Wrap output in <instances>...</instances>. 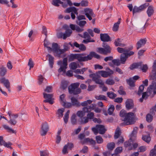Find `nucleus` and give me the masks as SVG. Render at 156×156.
I'll list each match as a JSON object with an SVG mask.
<instances>
[{
	"instance_id": "nucleus-1",
	"label": "nucleus",
	"mask_w": 156,
	"mask_h": 156,
	"mask_svg": "<svg viewBox=\"0 0 156 156\" xmlns=\"http://www.w3.org/2000/svg\"><path fill=\"white\" fill-rule=\"evenodd\" d=\"M85 55L84 53L76 54V59L79 62H81L88 61L91 59L93 57L97 59H99L101 58L100 55L94 51H91L87 56H83Z\"/></svg>"
},
{
	"instance_id": "nucleus-2",
	"label": "nucleus",
	"mask_w": 156,
	"mask_h": 156,
	"mask_svg": "<svg viewBox=\"0 0 156 156\" xmlns=\"http://www.w3.org/2000/svg\"><path fill=\"white\" fill-rule=\"evenodd\" d=\"M152 70L151 73V79L153 80L152 84L147 88V90L150 91L153 90L154 94H156V60H154L152 66Z\"/></svg>"
},
{
	"instance_id": "nucleus-3",
	"label": "nucleus",
	"mask_w": 156,
	"mask_h": 156,
	"mask_svg": "<svg viewBox=\"0 0 156 156\" xmlns=\"http://www.w3.org/2000/svg\"><path fill=\"white\" fill-rule=\"evenodd\" d=\"M136 108H133V112H130L127 113L126 115L125 118H124L123 120L124 122L122 124V125H128L134 124L135 122L134 120V112L136 111Z\"/></svg>"
},
{
	"instance_id": "nucleus-4",
	"label": "nucleus",
	"mask_w": 156,
	"mask_h": 156,
	"mask_svg": "<svg viewBox=\"0 0 156 156\" xmlns=\"http://www.w3.org/2000/svg\"><path fill=\"white\" fill-rule=\"evenodd\" d=\"M90 78H92V80L94 81L95 83L100 85V87L102 88V90L103 91H106L108 90V88L104 85V83L102 80L100 79L97 74H91L89 75Z\"/></svg>"
},
{
	"instance_id": "nucleus-5",
	"label": "nucleus",
	"mask_w": 156,
	"mask_h": 156,
	"mask_svg": "<svg viewBox=\"0 0 156 156\" xmlns=\"http://www.w3.org/2000/svg\"><path fill=\"white\" fill-rule=\"evenodd\" d=\"M80 83H76L72 84L70 86L68 87L69 92L70 94L76 95L80 94L81 92V89L78 88Z\"/></svg>"
},
{
	"instance_id": "nucleus-6",
	"label": "nucleus",
	"mask_w": 156,
	"mask_h": 156,
	"mask_svg": "<svg viewBox=\"0 0 156 156\" xmlns=\"http://www.w3.org/2000/svg\"><path fill=\"white\" fill-rule=\"evenodd\" d=\"M102 46L103 48H98L97 52L105 55H107L111 53L112 48L108 44L106 43L103 42Z\"/></svg>"
},
{
	"instance_id": "nucleus-7",
	"label": "nucleus",
	"mask_w": 156,
	"mask_h": 156,
	"mask_svg": "<svg viewBox=\"0 0 156 156\" xmlns=\"http://www.w3.org/2000/svg\"><path fill=\"white\" fill-rule=\"evenodd\" d=\"M91 129L95 135L98 133L100 134H103L106 131V129L104 126L99 124L97 125L95 127L92 128Z\"/></svg>"
},
{
	"instance_id": "nucleus-8",
	"label": "nucleus",
	"mask_w": 156,
	"mask_h": 156,
	"mask_svg": "<svg viewBox=\"0 0 156 156\" xmlns=\"http://www.w3.org/2000/svg\"><path fill=\"white\" fill-rule=\"evenodd\" d=\"M8 114L10 119V120L8 121V123L11 125L15 126L17 123L16 119L18 117L19 114H12L10 111L8 112Z\"/></svg>"
},
{
	"instance_id": "nucleus-9",
	"label": "nucleus",
	"mask_w": 156,
	"mask_h": 156,
	"mask_svg": "<svg viewBox=\"0 0 156 156\" xmlns=\"http://www.w3.org/2000/svg\"><path fill=\"white\" fill-rule=\"evenodd\" d=\"M52 51L55 54V56L59 57H61V49H60V47L58 46V44L57 43H54L52 44Z\"/></svg>"
},
{
	"instance_id": "nucleus-10",
	"label": "nucleus",
	"mask_w": 156,
	"mask_h": 156,
	"mask_svg": "<svg viewBox=\"0 0 156 156\" xmlns=\"http://www.w3.org/2000/svg\"><path fill=\"white\" fill-rule=\"evenodd\" d=\"M84 13L89 20H92V18L95 17V15L92 9L87 8L84 9Z\"/></svg>"
},
{
	"instance_id": "nucleus-11",
	"label": "nucleus",
	"mask_w": 156,
	"mask_h": 156,
	"mask_svg": "<svg viewBox=\"0 0 156 156\" xmlns=\"http://www.w3.org/2000/svg\"><path fill=\"white\" fill-rule=\"evenodd\" d=\"M72 33V31L71 30H67L65 33H63L60 32L57 35L58 37L59 38H62L63 39H66L67 37H69Z\"/></svg>"
},
{
	"instance_id": "nucleus-12",
	"label": "nucleus",
	"mask_w": 156,
	"mask_h": 156,
	"mask_svg": "<svg viewBox=\"0 0 156 156\" xmlns=\"http://www.w3.org/2000/svg\"><path fill=\"white\" fill-rule=\"evenodd\" d=\"M149 5V4L147 3L140 5L139 7L134 6L133 10V14H134L135 13L140 12L146 8Z\"/></svg>"
},
{
	"instance_id": "nucleus-13",
	"label": "nucleus",
	"mask_w": 156,
	"mask_h": 156,
	"mask_svg": "<svg viewBox=\"0 0 156 156\" xmlns=\"http://www.w3.org/2000/svg\"><path fill=\"white\" fill-rule=\"evenodd\" d=\"M51 4L53 5L56 7L59 6V4H61L62 7L64 8H66L69 5V4L67 1L66 2H64L60 0H53Z\"/></svg>"
},
{
	"instance_id": "nucleus-14",
	"label": "nucleus",
	"mask_w": 156,
	"mask_h": 156,
	"mask_svg": "<svg viewBox=\"0 0 156 156\" xmlns=\"http://www.w3.org/2000/svg\"><path fill=\"white\" fill-rule=\"evenodd\" d=\"M67 66V58H65L63 60L62 65L61 66L60 68L58 70V72L61 73L62 72H65Z\"/></svg>"
},
{
	"instance_id": "nucleus-15",
	"label": "nucleus",
	"mask_w": 156,
	"mask_h": 156,
	"mask_svg": "<svg viewBox=\"0 0 156 156\" xmlns=\"http://www.w3.org/2000/svg\"><path fill=\"white\" fill-rule=\"evenodd\" d=\"M49 129V127L47 123L44 122L42 124L41 134L42 136H45Z\"/></svg>"
},
{
	"instance_id": "nucleus-16",
	"label": "nucleus",
	"mask_w": 156,
	"mask_h": 156,
	"mask_svg": "<svg viewBox=\"0 0 156 156\" xmlns=\"http://www.w3.org/2000/svg\"><path fill=\"white\" fill-rule=\"evenodd\" d=\"M70 45L72 48H74V43L73 44H71V42H69L68 43H65L63 44L64 48L63 49H61V55L64 53L66 51H68L69 49V45Z\"/></svg>"
},
{
	"instance_id": "nucleus-17",
	"label": "nucleus",
	"mask_w": 156,
	"mask_h": 156,
	"mask_svg": "<svg viewBox=\"0 0 156 156\" xmlns=\"http://www.w3.org/2000/svg\"><path fill=\"white\" fill-rule=\"evenodd\" d=\"M98 73L102 77L106 78L113 74L114 73V72L113 70H111L110 71L101 70L99 71Z\"/></svg>"
},
{
	"instance_id": "nucleus-18",
	"label": "nucleus",
	"mask_w": 156,
	"mask_h": 156,
	"mask_svg": "<svg viewBox=\"0 0 156 156\" xmlns=\"http://www.w3.org/2000/svg\"><path fill=\"white\" fill-rule=\"evenodd\" d=\"M126 107L127 109L129 110L133 108L134 104L131 99H127L126 101Z\"/></svg>"
},
{
	"instance_id": "nucleus-19",
	"label": "nucleus",
	"mask_w": 156,
	"mask_h": 156,
	"mask_svg": "<svg viewBox=\"0 0 156 156\" xmlns=\"http://www.w3.org/2000/svg\"><path fill=\"white\" fill-rule=\"evenodd\" d=\"M100 35L101 40L104 42L110 41L112 40L110 36L107 34H101Z\"/></svg>"
},
{
	"instance_id": "nucleus-20",
	"label": "nucleus",
	"mask_w": 156,
	"mask_h": 156,
	"mask_svg": "<svg viewBox=\"0 0 156 156\" xmlns=\"http://www.w3.org/2000/svg\"><path fill=\"white\" fill-rule=\"evenodd\" d=\"M0 82L2 83L3 84L4 86L9 91L10 83L8 80L5 77H2L0 79Z\"/></svg>"
},
{
	"instance_id": "nucleus-21",
	"label": "nucleus",
	"mask_w": 156,
	"mask_h": 156,
	"mask_svg": "<svg viewBox=\"0 0 156 156\" xmlns=\"http://www.w3.org/2000/svg\"><path fill=\"white\" fill-rule=\"evenodd\" d=\"M147 39L146 38L141 39L138 41L136 44V48L138 49L142 46L144 45L146 43Z\"/></svg>"
},
{
	"instance_id": "nucleus-22",
	"label": "nucleus",
	"mask_w": 156,
	"mask_h": 156,
	"mask_svg": "<svg viewBox=\"0 0 156 156\" xmlns=\"http://www.w3.org/2000/svg\"><path fill=\"white\" fill-rule=\"evenodd\" d=\"M142 64V62L133 63L130 66V69L131 70H133L134 69H140Z\"/></svg>"
},
{
	"instance_id": "nucleus-23",
	"label": "nucleus",
	"mask_w": 156,
	"mask_h": 156,
	"mask_svg": "<svg viewBox=\"0 0 156 156\" xmlns=\"http://www.w3.org/2000/svg\"><path fill=\"white\" fill-rule=\"evenodd\" d=\"M78 9L74 7H72L68 8L66 9L65 10V12L66 13H69L70 12H73L77 16L78 12H77Z\"/></svg>"
},
{
	"instance_id": "nucleus-24",
	"label": "nucleus",
	"mask_w": 156,
	"mask_h": 156,
	"mask_svg": "<svg viewBox=\"0 0 156 156\" xmlns=\"http://www.w3.org/2000/svg\"><path fill=\"white\" fill-rule=\"evenodd\" d=\"M95 107V104H91L90 105L86 107H83V110L86 112H90L91 110L94 109Z\"/></svg>"
},
{
	"instance_id": "nucleus-25",
	"label": "nucleus",
	"mask_w": 156,
	"mask_h": 156,
	"mask_svg": "<svg viewBox=\"0 0 156 156\" xmlns=\"http://www.w3.org/2000/svg\"><path fill=\"white\" fill-rule=\"evenodd\" d=\"M74 47L79 48V49L81 51H84L86 49L85 46L83 44H79L76 42L74 43Z\"/></svg>"
},
{
	"instance_id": "nucleus-26",
	"label": "nucleus",
	"mask_w": 156,
	"mask_h": 156,
	"mask_svg": "<svg viewBox=\"0 0 156 156\" xmlns=\"http://www.w3.org/2000/svg\"><path fill=\"white\" fill-rule=\"evenodd\" d=\"M72 104L73 106L78 107L80 105V104L78 101L77 99L73 97L71 98Z\"/></svg>"
},
{
	"instance_id": "nucleus-27",
	"label": "nucleus",
	"mask_w": 156,
	"mask_h": 156,
	"mask_svg": "<svg viewBox=\"0 0 156 156\" xmlns=\"http://www.w3.org/2000/svg\"><path fill=\"white\" fill-rule=\"evenodd\" d=\"M7 73V69L3 65L0 67V76L3 77Z\"/></svg>"
},
{
	"instance_id": "nucleus-28",
	"label": "nucleus",
	"mask_w": 156,
	"mask_h": 156,
	"mask_svg": "<svg viewBox=\"0 0 156 156\" xmlns=\"http://www.w3.org/2000/svg\"><path fill=\"white\" fill-rule=\"evenodd\" d=\"M154 12V8L152 6H149L147 10V13L148 17H150L151 16Z\"/></svg>"
},
{
	"instance_id": "nucleus-29",
	"label": "nucleus",
	"mask_w": 156,
	"mask_h": 156,
	"mask_svg": "<svg viewBox=\"0 0 156 156\" xmlns=\"http://www.w3.org/2000/svg\"><path fill=\"white\" fill-rule=\"evenodd\" d=\"M2 127L10 133H16L15 130H14L12 129L6 125H3Z\"/></svg>"
},
{
	"instance_id": "nucleus-30",
	"label": "nucleus",
	"mask_w": 156,
	"mask_h": 156,
	"mask_svg": "<svg viewBox=\"0 0 156 156\" xmlns=\"http://www.w3.org/2000/svg\"><path fill=\"white\" fill-rule=\"evenodd\" d=\"M137 130L138 128L137 127H135L134 128L133 131L130 135V140H135Z\"/></svg>"
},
{
	"instance_id": "nucleus-31",
	"label": "nucleus",
	"mask_w": 156,
	"mask_h": 156,
	"mask_svg": "<svg viewBox=\"0 0 156 156\" xmlns=\"http://www.w3.org/2000/svg\"><path fill=\"white\" fill-rule=\"evenodd\" d=\"M128 58V56H127L124 53L120 55V60L121 63L122 64H125L126 61Z\"/></svg>"
},
{
	"instance_id": "nucleus-32",
	"label": "nucleus",
	"mask_w": 156,
	"mask_h": 156,
	"mask_svg": "<svg viewBox=\"0 0 156 156\" xmlns=\"http://www.w3.org/2000/svg\"><path fill=\"white\" fill-rule=\"evenodd\" d=\"M47 57H48V61L49 62V64L51 68L53 67V65L54 64V58L51 55L48 54L46 55Z\"/></svg>"
},
{
	"instance_id": "nucleus-33",
	"label": "nucleus",
	"mask_w": 156,
	"mask_h": 156,
	"mask_svg": "<svg viewBox=\"0 0 156 156\" xmlns=\"http://www.w3.org/2000/svg\"><path fill=\"white\" fill-rule=\"evenodd\" d=\"M84 143L89 142L90 144L93 145H95L96 142L95 140H93L92 139H90L89 138H87L85 139L83 141Z\"/></svg>"
},
{
	"instance_id": "nucleus-34",
	"label": "nucleus",
	"mask_w": 156,
	"mask_h": 156,
	"mask_svg": "<svg viewBox=\"0 0 156 156\" xmlns=\"http://www.w3.org/2000/svg\"><path fill=\"white\" fill-rule=\"evenodd\" d=\"M114 43L116 46H119L123 47L125 46V44L121 43V41L120 38H118L115 40Z\"/></svg>"
},
{
	"instance_id": "nucleus-35",
	"label": "nucleus",
	"mask_w": 156,
	"mask_h": 156,
	"mask_svg": "<svg viewBox=\"0 0 156 156\" xmlns=\"http://www.w3.org/2000/svg\"><path fill=\"white\" fill-rule=\"evenodd\" d=\"M121 132L120 129L119 127H117L116 129L114 137L115 139H118L119 136L121 135Z\"/></svg>"
},
{
	"instance_id": "nucleus-36",
	"label": "nucleus",
	"mask_w": 156,
	"mask_h": 156,
	"mask_svg": "<svg viewBox=\"0 0 156 156\" xmlns=\"http://www.w3.org/2000/svg\"><path fill=\"white\" fill-rule=\"evenodd\" d=\"M126 82L130 86L134 87L135 86V82L133 80V78H130L129 79H126Z\"/></svg>"
},
{
	"instance_id": "nucleus-37",
	"label": "nucleus",
	"mask_w": 156,
	"mask_h": 156,
	"mask_svg": "<svg viewBox=\"0 0 156 156\" xmlns=\"http://www.w3.org/2000/svg\"><path fill=\"white\" fill-rule=\"evenodd\" d=\"M68 85V82L66 81H63L62 82L60 88L63 90H65L67 88Z\"/></svg>"
},
{
	"instance_id": "nucleus-38",
	"label": "nucleus",
	"mask_w": 156,
	"mask_h": 156,
	"mask_svg": "<svg viewBox=\"0 0 156 156\" xmlns=\"http://www.w3.org/2000/svg\"><path fill=\"white\" fill-rule=\"evenodd\" d=\"M64 112V109L63 108H59L58 109L56 114L58 115L59 118L62 117L63 116V113Z\"/></svg>"
},
{
	"instance_id": "nucleus-39",
	"label": "nucleus",
	"mask_w": 156,
	"mask_h": 156,
	"mask_svg": "<svg viewBox=\"0 0 156 156\" xmlns=\"http://www.w3.org/2000/svg\"><path fill=\"white\" fill-rule=\"evenodd\" d=\"M107 95L109 98L111 99H114L117 96L116 94L112 91L108 92Z\"/></svg>"
},
{
	"instance_id": "nucleus-40",
	"label": "nucleus",
	"mask_w": 156,
	"mask_h": 156,
	"mask_svg": "<svg viewBox=\"0 0 156 156\" xmlns=\"http://www.w3.org/2000/svg\"><path fill=\"white\" fill-rule=\"evenodd\" d=\"M97 143L98 144L102 143L103 142V140L100 135L97 136L95 137Z\"/></svg>"
},
{
	"instance_id": "nucleus-41",
	"label": "nucleus",
	"mask_w": 156,
	"mask_h": 156,
	"mask_svg": "<svg viewBox=\"0 0 156 156\" xmlns=\"http://www.w3.org/2000/svg\"><path fill=\"white\" fill-rule=\"evenodd\" d=\"M76 22L77 24L81 27H83L87 23L86 21L85 20L76 21Z\"/></svg>"
},
{
	"instance_id": "nucleus-42",
	"label": "nucleus",
	"mask_w": 156,
	"mask_h": 156,
	"mask_svg": "<svg viewBox=\"0 0 156 156\" xmlns=\"http://www.w3.org/2000/svg\"><path fill=\"white\" fill-rule=\"evenodd\" d=\"M92 102V101L90 100H88L87 101H84L81 103L80 105L83 107L87 106L88 105H90Z\"/></svg>"
},
{
	"instance_id": "nucleus-43",
	"label": "nucleus",
	"mask_w": 156,
	"mask_h": 156,
	"mask_svg": "<svg viewBox=\"0 0 156 156\" xmlns=\"http://www.w3.org/2000/svg\"><path fill=\"white\" fill-rule=\"evenodd\" d=\"M87 112L84 110L83 111H78L77 113V115L80 117V118H82L83 116L85 115V113Z\"/></svg>"
},
{
	"instance_id": "nucleus-44",
	"label": "nucleus",
	"mask_w": 156,
	"mask_h": 156,
	"mask_svg": "<svg viewBox=\"0 0 156 156\" xmlns=\"http://www.w3.org/2000/svg\"><path fill=\"white\" fill-rule=\"evenodd\" d=\"M95 98L99 100H106V98L105 96L102 95H99L96 96L95 97Z\"/></svg>"
},
{
	"instance_id": "nucleus-45",
	"label": "nucleus",
	"mask_w": 156,
	"mask_h": 156,
	"mask_svg": "<svg viewBox=\"0 0 156 156\" xmlns=\"http://www.w3.org/2000/svg\"><path fill=\"white\" fill-rule=\"evenodd\" d=\"M76 59V54H71L69 56V61H72Z\"/></svg>"
},
{
	"instance_id": "nucleus-46",
	"label": "nucleus",
	"mask_w": 156,
	"mask_h": 156,
	"mask_svg": "<svg viewBox=\"0 0 156 156\" xmlns=\"http://www.w3.org/2000/svg\"><path fill=\"white\" fill-rule=\"evenodd\" d=\"M120 24V22L117 21L116 23H114L113 27V30L114 31H116L118 30L119 27V25Z\"/></svg>"
},
{
	"instance_id": "nucleus-47",
	"label": "nucleus",
	"mask_w": 156,
	"mask_h": 156,
	"mask_svg": "<svg viewBox=\"0 0 156 156\" xmlns=\"http://www.w3.org/2000/svg\"><path fill=\"white\" fill-rule=\"evenodd\" d=\"M112 62L114 64V65L117 66H120L121 64L120 60L119 59H113Z\"/></svg>"
},
{
	"instance_id": "nucleus-48",
	"label": "nucleus",
	"mask_w": 156,
	"mask_h": 156,
	"mask_svg": "<svg viewBox=\"0 0 156 156\" xmlns=\"http://www.w3.org/2000/svg\"><path fill=\"white\" fill-rule=\"evenodd\" d=\"M69 112V110H68L64 115V120L66 123L68 121Z\"/></svg>"
},
{
	"instance_id": "nucleus-49",
	"label": "nucleus",
	"mask_w": 156,
	"mask_h": 156,
	"mask_svg": "<svg viewBox=\"0 0 156 156\" xmlns=\"http://www.w3.org/2000/svg\"><path fill=\"white\" fill-rule=\"evenodd\" d=\"M142 139L144 141L148 143L150 142L151 140V138L149 135L143 136Z\"/></svg>"
},
{
	"instance_id": "nucleus-50",
	"label": "nucleus",
	"mask_w": 156,
	"mask_h": 156,
	"mask_svg": "<svg viewBox=\"0 0 156 156\" xmlns=\"http://www.w3.org/2000/svg\"><path fill=\"white\" fill-rule=\"evenodd\" d=\"M44 98L45 99H50L53 98V94H47L45 93H43Z\"/></svg>"
},
{
	"instance_id": "nucleus-51",
	"label": "nucleus",
	"mask_w": 156,
	"mask_h": 156,
	"mask_svg": "<svg viewBox=\"0 0 156 156\" xmlns=\"http://www.w3.org/2000/svg\"><path fill=\"white\" fill-rule=\"evenodd\" d=\"M156 155V144L154 146V149H152L150 153V156Z\"/></svg>"
},
{
	"instance_id": "nucleus-52",
	"label": "nucleus",
	"mask_w": 156,
	"mask_h": 156,
	"mask_svg": "<svg viewBox=\"0 0 156 156\" xmlns=\"http://www.w3.org/2000/svg\"><path fill=\"white\" fill-rule=\"evenodd\" d=\"M78 65H79L77 64L76 62H73L70 63V67L71 69L74 70L77 68Z\"/></svg>"
},
{
	"instance_id": "nucleus-53",
	"label": "nucleus",
	"mask_w": 156,
	"mask_h": 156,
	"mask_svg": "<svg viewBox=\"0 0 156 156\" xmlns=\"http://www.w3.org/2000/svg\"><path fill=\"white\" fill-rule=\"evenodd\" d=\"M115 107L114 105H111L108 109V113L109 115H112L114 110Z\"/></svg>"
},
{
	"instance_id": "nucleus-54",
	"label": "nucleus",
	"mask_w": 156,
	"mask_h": 156,
	"mask_svg": "<svg viewBox=\"0 0 156 156\" xmlns=\"http://www.w3.org/2000/svg\"><path fill=\"white\" fill-rule=\"evenodd\" d=\"M105 83L106 84L109 85H113L115 83V82L113 80L108 78L106 81Z\"/></svg>"
},
{
	"instance_id": "nucleus-55",
	"label": "nucleus",
	"mask_w": 156,
	"mask_h": 156,
	"mask_svg": "<svg viewBox=\"0 0 156 156\" xmlns=\"http://www.w3.org/2000/svg\"><path fill=\"white\" fill-rule=\"evenodd\" d=\"M153 119V116L150 114H148L146 116V120L149 122H150L152 121Z\"/></svg>"
},
{
	"instance_id": "nucleus-56",
	"label": "nucleus",
	"mask_w": 156,
	"mask_h": 156,
	"mask_svg": "<svg viewBox=\"0 0 156 156\" xmlns=\"http://www.w3.org/2000/svg\"><path fill=\"white\" fill-rule=\"evenodd\" d=\"M76 116L75 114L72 115L71 117V121L72 124H75L76 122Z\"/></svg>"
},
{
	"instance_id": "nucleus-57",
	"label": "nucleus",
	"mask_w": 156,
	"mask_h": 156,
	"mask_svg": "<svg viewBox=\"0 0 156 156\" xmlns=\"http://www.w3.org/2000/svg\"><path fill=\"white\" fill-rule=\"evenodd\" d=\"M65 97V95L64 94H63L60 95V99L61 101L60 102L62 105H64L65 102L66 101L64 100V98Z\"/></svg>"
},
{
	"instance_id": "nucleus-58",
	"label": "nucleus",
	"mask_w": 156,
	"mask_h": 156,
	"mask_svg": "<svg viewBox=\"0 0 156 156\" xmlns=\"http://www.w3.org/2000/svg\"><path fill=\"white\" fill-rule=\"evenodd\" d=\"M115 146V144L113 142L109 143L107 145L108 148L109 150H112L114 148Z\"/></svg>"
},
{
	"instance_id": "nucleus-59",
	"label": "nucleus",
	"mask_w": 156,
	"mask_h": 156,
	"mask_svg": "<svg viewBox=\"0 0 156 156\" xmlns=\"http://www.w3.org/2000/svg\"><path fill=\"white\" fill-rule=\"evenodd\" d=\"M118 51L119 53H124L126 52L127 49L126 48H123L120 47H118L117 48Z\"/></svg>"
},
{
	"instance_id": "nucleus-60",
	"label": "nucleus",
	"mask_w": 156,
	"mask_h": 156,
	"mask_svg": "<svg viewBox=\"0 0 156 156\" xmlns=\"http://www.w3.org/2000/svg\"><path fill=\"white\" fill-rule=\"evenodd\" d=\"M130 140L126 141L124 143V145L125 147H131L132 143L131 142H133V141L134 140H132L129 139Z\"/></svg>"
},
{
	"instance_id": "nucleus-61",
	"label": "nucleus",
	"mask_w": 156,
	"mask_h": 156,
	"mask_svg": "<svg viewBox=\"0 0 156 156\" xmlns=\"http://www.w3.org/2000/svg\"><path fill=\"white\" fill-rule=\"evenodd\" d=\"M144 86L143 85H141L139 87V90L137 94L139 95L141 94V93L143 92Z\"/></svg>"
},
{
	"instance_id": "nucleus-62",
	"label": "nucleus",
	"mask_w": 156,
	"mask_h": 156,
	"mask_svg": "<svg viewBox=\"0 0 156 156\" xmlns=\"http://www.w3.org/2000/svg\"><path fill=\"white\" fill-rule=\"evenodd\" d=\"M148 67L147 64H142L141 68L140 69L144 72H146L148 69Z\"/></svg>"
},
{
	"instance_id": "nucleus-63",
	"label": "nucleus",
	"mask_w": 156,
	"mask_h": 156,
	"mask_svg": "<svg viewBox=\"0 0 156 156\" xmlns=\"http://www.w3.org/2000/svg\"><path fill=\"white\" fill-rule=\"evenodd\" d=\"M89 119L88 118L83 117L81 119L80 122L81 124H85L88 122Z\"/></svg>"
},
{
	"instance_id": "nucleus-64",
	"label": "nucleus",
	"mask_w": 156,
	"mask_h": 156,
	"mask_svg": "<svg viewBox=\"0 0 156 156\" xmlns=\"http://www.w3.org/2000/svg\"><path fill=\"white\" fill-rule=\"evenodd\" d=\"M40 153L41 156H48L49 153L47 150L40 151Z\"/></svg>"
}]
</instances>
